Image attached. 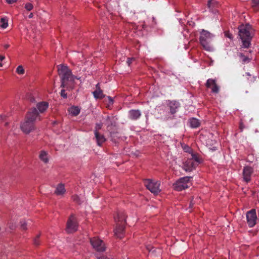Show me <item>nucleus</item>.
Returning a JSON list of instances; mask_svg holds the SVG:
<instances>
[{
  "label": "nucleus",
  "mask_w": 259,
  "mask_h": 259,
  "mask_svg": "<svg viewBox=\"0 0 259 259\" xmlns=\"http://www.w3.org/2000/svg\"><path fill=\"white\" fill-rule=\"evenodd\" d=\"M58 72L61 77V87L71 90L72 87L70 85L73 77L71 70L67 66L61 64L58 67Z\"/></svg>",
  "instance_id": "nucleus-1"
},
{
  "label": "nucleus",
  "mask_w": 259,
  "mask_h": 259,
  "mask_svg": "<svg viewBox=\"0 0 259 259\" xmlns=\"http://www.w3.org/2000/svg\"><path fill=\"white\" fill-rule=\"evenodd\" d=\"M126 215L124 211H119L114 217L116 226L114 230V235L119 238H122L124 235V224L125 223Z\"/></svg>",
  "instance_id": "nucleus-2"
},
{
  "label": "nucleus",
  "mask_w": 259,
  "mask_h": 259,
  "mask_svg": "<svg viewBox=\"0 0 259 259\" xmlns=\"http://www.w3.org/2000/svg\"><path fill=\"white\" fill-rule=\"evenodd\" d=\"M249 24L241 25L238 27V35L242 42V47L248 48L250 45L252 36L250 32Z\"/></svg>",
  "instance_id": "nucleus-3"
},
{
  "label": "nucleus",
  "mask_w": 259,
  "mask_h": 259,
  "mask_svg": "<svg viewBox=\"0 0 259 259\" xmlns=\"http://www.w3.org/2000/svg\"><path fill=\"white\" fill-rule=\"evenodd\" d=\"M214 35L207 30L203 29L200 31L199 40L203 48L207 51L213 52L214 49L211 45V42Z\"/></svg>",
  "instance_id": "nucleus-4"
},
{
  "label": "nucleus",
  "mask_w": 259,
  "mask_h": 259,
  "mask_svg": "<svg viewBox=\"0 0 259 259\" xmlns=\"http://www.w3.org/2000/svg\"><path fill=\"white\" fill-rule=\"evenodd\" d=\"M191 177H184L180 178L174 184L175 190L178 191H181L187 189L188 187V183Z\"/></svg>",
  "instance_id": "nucleus-5"
},
{
  "label": "nucleus",
  "mask_w": 259,
  "mask_h": 259,
  "mask_svg": "<svg viewBox=\"0 0 259 259\" xmlns=\"http://www.w3.org/2000/svg\"><path fill=\"white\" fill-rule=\"evenodd\" d=\"M90 243L93 247L99 253L103 252L106 250L103 241L97 237L91 238Z\"/></svg>",
  "instance_id": "nucleus-6"
},
{
  "label": "nucleus",
  "mask_w": 259,
  "mask_h": 259,
  "mask_svg": "<svg viewBox=\"0 0 259 259\" xmlns=\"http://www.w3.org/2000/svg\"><path fill=\"white\" fill-rule=\"evenodd\" d=\"M144 185L151 192L154 194H157L160 191V183L158 181L147 179L144 182Z\"/></svg>",
  "instance_id": "nucleus-7"
},
{
  "label": "nucleus",
  "mask_w": 259,
  "mask_h": 259,
  "mask_svg": "<svg viewBox=\"0 0 259 259\" xmlns=\"http://www.w3.org/2000/svg\"><path fill=\"white\" fill-rule=\"evenodd\" d=\"M246 218L248 226L250 228L254 227L256 223L257 216L255 209H252L246 213Z\"/></svg>",
  "instance_id": "nucleus-8"
},
{
  "label": "nucleus",
  "mask_w": 259,
  "mask_h": 259,
  "mask_svg": "<svg viewBox=\"0 0 259 259\" xmlns=\"http://www.w3.org/2000/svg\"><path fill=\"white\" fill-rule=\"evenodd\" d=\"M78 225L75 218L73 215H71L68 219L66 231L68 233H72L75 232L77 229Z\"/></svg>",
  "instance_id": "nucleus-9"
},
{
  "label": "nucleus",
  "mask_w": 259,
  "mask_h": 259,
  "mask_svg": "<svg viewBox=\"0 0 259 259\" xmlns=\"http://www.w3.org/2000/svg\"><path fill=\"white\" fill-rule=\"evenodd\" d=\"M21 130L25 134H29L34 130V123L26 119L20 126Z\"/></svg>",
  "instance_id": "nucleus-10"
},
{
  "label": "nucleus",
  "mask_w": 259,
  "mask_h": 259,
  "mask_svg": "<svg viewBox=\"0 0 259 259\" xmlns=\"http://www.w3.org/2000/svg\"><path fill=\"white\" fill-rule=\"evenodd\" d=\"M253 168L248 166L244 167L243 169V178L244 181L248 183L251 180V176L253 173Z\"/></svg>",
  "instance_id": "nucleus-11"
},
{
  "label": "nucleus",
  "mask_w": 259,
  "mask_h": 259,
  "mask_svg": "<svg viewBox=\"0 0 259 259\" xmlns=\"http://www.w3.org/2000/svg\"><path fill=\"white\" fill-rule=\"evenodd\" d=\"M39 117V112L36 108H32L28 113L26 119L34 123Z\"/></svg>",
  "instance_id": "nucleus-12"
},
{
  "label": "nucleus",
  "mask_w": 259,
  "mask_h": 259,
  "mask_svg": "<svg viewBox=\"0 0 259 259\" xmlns=\"http://www.w3.org/2000/svg\"><path fill=\"white\" fill-rule=\"evenodd\" d=\"M197 166L193 161L188 158L184 163L183 168L186 171H191Z\"/></svg>",
  "instance_id": "nucleus-13"
},
{
  "label": "nucleus",
  "mask_w": 259,
  "mask_h": 259,
  "mask_svg": "<svg viewBox=\"0 0 259 259\" xmlns=\"http://www.w3.org/2000/svg\"><path fill=\"white\" fill-rule=\"evenodd\" d=\"M168 106L170 110V113L171 114H174L178 112L179 108L180 107V104L178 101H172L169 102Z\"/></svg>",
  "instance_id": "nucleus-14"
},
{
  "label": "nucleus",
  "mask_w": 259,
  "mask_h": 259,
  "mask_svg": "<svg viewBox=\"0 0 259 259\" xmlns=\"http://www.w3.org/2000/svg\"><path fill=\"white\" fill-rule=\"evenodd\" d=\"M141 115V112L138 109L130 110L128 113V117H129V118H130L132 120H137L140 118Z\"/></svg>",
  "instance_id": "nucleus-15"
},
{
  "label": "nucleus",
  "mask_w": 259,
  "mask_h": 259,
  "mask_svg": "<svg viewBox=\"0 0 259 259\" xmlns=\"http://www.w3.org/2000/svg\"><path fill=\"white\" fill-rule=\"evenodd\" d=\"M94 134L98 146H101L102 144L106 141L104 136L97 131H94Z\"/></svg>",
  "instance_id": "nucleus-16"
},
{
  "label": "nucleus",
  "mask_w": 259,
  "mask_h": 259,
  "mask_svg": "<svg viewBox=\"0 0 259 259\" xmlns=\"http://www.w3.org/2000/svg\"><path fill=\"white\" fill-rule=\"evenodd\" d=\"M49 104L47 102H40L36 104V108L39 113H43L48 108Z\"/></svg>",
  "instance_id": "nucleus-17"
},
{
  "label": "nucleus",
  "mask_w": 259,
  "mask_h": 259,
  "mask_svg": "<svg viewBox=\"0 0 259 259\" xmlns=\"http://www.w3.org/2000/svg\"><path fill=\"white\" fill-rule=\"evenodd\" d=\"M65 192L66 190L65 189L64 185L63 184L60 183L56 187L55 193L57 195H62Z\"/></svg>",
  "instance_id": "nucleus-18"
},
{
  "label": "nucleus",
  "mask_w": 259,
  "mask_h": 259,
  "mask_svg": "<svg viewBox=\"0 0 259 259\" xmlns=\"http://www.w3.org/2000/svg\"><path fill=\"white\" fill-rule=\"evenodd\" d=\"M39 158L45 163H47L49 162L48 153L45 150H41L40 152Z\"/></svg>",
  "instance_id": "nucleus-19"
},
{
  "label": "nucleus",
  "mask_w": 259,
  "mask_h": 259,
  "mask_svg": "<svg viewBox=\"0 0 259 259\" xmlns=\"http://www.w3.org/2000/svg\"><path fill=\"white\" fill-rule=\"evenodd\" d=\"M190 126L192 128H197L200 125L199 120L196 118H191L189 119Z\"/></svg>",
  "instance_id": "nucleus-20"
},
{
  "label": "nucleus",
  "mask_w": 259,
  "mask_h": 259,
  "mask_svg": "<svg viewBox=\"0 0 259 259\" xmlns=\"http://www.w3.org/2000/svg\"><path fill=\"white\" fill-rule=\"evenodd\" d=\"M68 111L72 115L76 116L79 114L80 109L77 106H72L69 109Z\"/></svg>",
  "instance_id": "nucleus-21"
},
{
  "label": "nucleus",
  "mask_w": 259,
  "mask_h": 259,
  "mask_svg": "<svg viewBox=\"0 0 259 259\" xmlns=\"http://www.w3.org/2000/svg\"><path fill=\"white\" fill-rule=\"evenodd\" d=\"M105 124L107 127L115 126V121L114 117L107 116L105 119Z\"/></svg>",
  "instance_id": "nucleus-22"
},
{
  "label": "nucleus",
  "mask_w": 259,
  "mask_h": 259,
  "mask_svg": "<svg viewBox=\"0 0 259 259\" xmlns=\"http://www.w3.org/2000/svg\"><path fill=\"white\" fill-rule=\"evenodd\" d=\"M189 159L193 161L197 165L202 162V160L199 157L198 155L195 153H192L191 157Z\"/></svg>",
  "instance_id": "nucleus-23"
},
{
  "label": "nucleus",
  "mask_w": 259,
  "mask_h": 259,
  "mask_svg": "<svg viewBox=\"0 0 259 259\" xmlns=\"http://www.w3.org/2000/svg\"><path fill=\"white\" fill-rule=\"evenodd\" d=\"M189 159L193 161L197 165L202 162V160L199 157L198 155L195 153H192L191 157Z\"/></svg>",
  "instance_id": "nucleus-24"
},
{
  "label": "nucleus",
  "mask_w": 259,
  "mask_h": 259,
  "mask_svg": "<svg viewBox=\"0 0 259 259\" xmlns=\"http://www.w3.org/2000/svg\"><path fill=\"white\" fill-rule=\"evenodd\" d=\"M93 95L95 98L102 99L104 97V95L103 94V92L101 89L96 90L93 92Z\"/></svg>",
  "instance_id": "nucleus-25"
},
{
  "label": "nucleus",
  "mask_w": 259,
  "mask_h": 259,
  "mask_svg": "<svg viewBox=\"0 0 259 259\" xmlns=\"http://www.w3.org/2000/svg\"><path fill=\"white\" fill-rule=\"evenodd\" d=\"M8 19L6 17L2 18L0 21L1 27L3 28H6L8 26Z\"/></svg>",
  "instance_id": "nucleus-26"
},
{
  "label": "nucleus",
  "mask_w": 259,
  "mask_h": 259,
  "mask_svg": "<svg viewBox=\"0 0 259 259\" xmlns=\"http://www.w3.org/2000/svg\"><path fill=\"white\" fill-rule=\"evenodd\" d=\"M72 199L74 202L79 204L83 202V201L81 199L80 197L77 195H74L72 196Z\"/></svg>",
  "instance_id": "nucleus-27"
},
{
  "label": "nucleus",
  "mask_w": 259,
  "mask_h": 259,
  "mask_svg": "<svg viewBox=\"0 0 259 259\" xmlns=\"http://www.w3.org/2000/svg\"><path fill=\"white\" fill-rule=\"evenodd\" d=\"M16 72L19 74H23L25 73V70L22 65H19L16 69Z\"/></svg>",
  "instance_id": "nucleus-28"
},
{
  "label": "nucleus",
  "mask_w": 259,
  "mask_h": 259,
  "mask_svg": "<svg viewBox=\"0 0 259 259\" xmlns=\"http://www.w3.org/2000/svg\"><path fill=\"white\" fill-rule=\"evenodd\" d=\"M213 85V86L211 89V92L215 94L218 93L220 90L219 87L215 83V82Z\"/></svg>",
  "instance_id": "nucleus-29"
},
{
  "label": "nucleus",
  "mask_w": 259,
  "mask_h": 259,
  "mask_svg": "<svg viewBox=\"0 0 259 259\" xmlns=\"http://www.w3.org/2000/svg\"><path fill=\"white\" fill-rule=\"evenodd\" d=\"M20 224L21 228L23 230L27 229L26 226L29 224L28 222H26L25 221H21Z\"/></svg>",
  "instance_id": "nucleus-30"
},
{
  "label": "nucleus",
  "mask_w": 259,
  "mask_h": 259,
  "mask_svg": "<svg viewBox=\"0 0 259 259\" xmlns=\"http://www.w3.org/2000/svg\"><path fill=\"white\" fill-rule=\"evenodd\" d=\"M215 82V80L214 79H207V81H206V86L207 87V88H210L211 85H213V84H214V83Z\"/></svg>",
  "instance_id": "nucleus-31"
},
{
  "label": "nucleus",
  "mask_w": 259,
  "mask_h": 259,
  "mask_svg": "<svg viewBox=\"0 0 259 259\" xmlns=\"http://www.w3.org/2000/svg\"><path fill=\"white\" fill-rule=\"evenodd\" d=\"M239 56L242 59L243 62L245 63V62L249 61V59L248 58V57L244 56L243 54L240 53L239 54Z\"/></svg>",
  "instance_id": "nucleus-32"
},
{
  "label": "nucleus",
  "mask_w": 259,
  "mask_h": 259,
  "mask_svg": "<svg viewBox=\"0 0 259 259\" xmlns=\"http://www.w3.org/2000/svg\"><path fill=\"white\" fill-rule=\"evenodd\" d=\"M72 77H72L73 78H72V79H71V81L70 82V86H71L72 87V88H73L75 79H79L80 78V77H77V76H75V75H74L73 74H72Z\"/></svg>",
  "instance_id": "nucleus-33"
},
{
  "label": "nucleus",
  "mask_w": 259,
  "mask_h": 259,
  "mask_svg": "<svg viewBox=\"0 0 259 259\" xmlns=\"http://www.w3.org/2000/svg\"><path fill=\"white\" fill-rule=\"evenodd\" d=\"M25 8L27 10L30 11L32 10L33 6L31 3H27L25 4Z\"/></svg>",
  "instance_id": "nucleus-34"
},
{
  "label": "nucleus",
  "mask_w": 259,
  "mask_h": 259,
  "mask_svg": "<svg viewBox=\"0 0 259 259\" xmlns=\"http://www.w3.org/2000/svg\"><path fill=\"white\" fill-rule=\"evenodd\" d=\"M102 123H97L96 124L95 128L94 131L98 132L99 130L102 128Z\"/></svg>",
  "instance_id": "nucleus-35"
},
{
  "label": "nucleus",
  "mask_w": 259,
  "mask_h": 259,
  "mask_svg": "<svg viewBox=\"0 0 259 259\" xmlns=\"http://www.w3.org/2000/svg\"><path fill=\"white\" fill-rule=\"evenodd\" d=\"M107 99L108 100V106H109L113 105L114 103L113 99L110 96H107Z\"/></svg>",
  "instance_id": "nucleus-36"
},
{
  "label": "nucleus",
  "mask_w": 259,
  "mask_h": 259,
  "mask_svg": "<svg viewBox=\"0 0 259 259\" xmlns=\"http://www.w3.org/2000/svg\"><path fill=\"white\" fill-rule=\"evenodd\" d=\"M95 255L98 259H113L108 258L107 256L104 255H100L98 253L96 254Z\"/></svg>",
  "instance_id": "nucleus-37"
},
{
  "label": "nucleus",
  "mask_w": 259,
  "mask_h": 259,
  "mask_svg": "<svg viewBox=\"0 0 259 259\" xmlns=\"http://www.w3.org/2000/svg\"><path fill=\"white\" fill-rule=\"evenodd\" d=\"M225 36L226 37H228L230 38V39H233V36L231 33H230L229 31H225Z\"/></svg>",
  "instance_id": "nucleus-38"
},
{
  "label": "nucleus",
  "mask_w": 259,
  "mask_h": 259,
  "mask_svg": "<svg viewBox=\"0 0 259 259\" xmlns=\"http://www.w3.org/2000/svg\"><path fill=\"white\" fill-rule=\"evenodd\" d=\"M60 95L63 98H66L67 97V94L65 93V90L64 89L61 90L60 92Z\"/></svg>",
  "instance_id": "nucleus-39"
},
{
  "label": "nucleus",
  "mask_w": 259,
  "mask_h": 259,
  "mask_svg": "<svg viewBox=\"0 0 259 259\" xmlns=\"http://www.w3.org/2000/svg\"><path fill=\"white\" fill-rule=\"evenodd\" d=\"M147 250H148L150 253H153L155 251V249L154 248V247H151L150 246H147Z\"/></svg>",
  "instance_id": "nucleus-40"
},
{
  "label": "nucleus",
  "mask_w": 259,
  "mask_h": 259,
  "mask_svg": "<svg viewBox=\"0 0 259 259\" xmlns=\"http://www.w3.org/2000/svg\"><path fill=\"white\" fill-rule=\"evenodd\" d=\"M39 237V235H37V237L34 239V243L36 245H38L39 244V241H38V238Z\"/></svg>",
  "instance_id": "nucleus-41"
},
{
  "label": "nucleus",
  "mask_w": 259,
  "mask_h": 259,
  "mask_svg": "<svg viewBox=\"0 0 259 259\" xmlns=\"http://www.w3.org/2000/svg\"><path fill=\"white\" fill-rule=\"evenodd\" d=\"M254 5L256 7H259V0H252Z\"/></svg>",
  "instance_id": "nucleus-42"
},
{
  "label": "nucleus",
  "mask_w": 259,
  "mask_h": 259,
  "mask_svg": "<svg viewBox=\"0 0 259 259\" xmlns=\"http://www.w3.org/2000/svg\"><path fill=\"white\" fill-rule=\"evenodd\" d=\"M244 128V126L243 125V123L242 122H240L239 124V129L240 130V132H242Z\"/></svg>",
  "instance_id": "nucleus-43"
},
{
  "label": "nucleus",
  "mask_w": 259,
  "mask_h": 259,
  "mask_svg": "<svg viewBox=\"0 0 259 259\" xmlns=\"http://www.w3.org/2000/svg\"><path fill=\"white\" fill-rule=\"evenodd\" d=\"M7 3L9 4H12L17 1V0H6Z\"/></svg>",
  "instance_id": "nucleus-44"
},
{
  "label": "nucleus",
  "mask_w": 259,
  "mask_h": 259,
  "mask_svg": "<svg viewBox=\"0 0 259 259\" xmlns=\"http://www.w3.org/2000/svg\"><path fill=\"white\" fill-rule=\"evenodd\" d=\"M133 59H134L133 58H128L127 59L126 63L128 64V65H130V64L132 63Z\"/></svg>",
  "instance_id": "nucleus-45"
},
{
  "label": "nucleus",
  "mask_w": 259,
  "mask_h": 259,
  "mask_svg": "<svg viewBox=\"0 0 259 259\" xmlns=\"http://www.w3.org/2000/svg\"><path fill=\"white\" fill-rule=\"evenodd\" d=\"M211 4V0L208 1L207 5H208V7H209V8H210Z\"/></svg>",
  "instance_id": "nucleus-46"
},
{
  "label": "nucleus",
  "mask_w": 259,
  "mask_h": 259,
  "mask_svg": "<svg viewBox=\"0 0 259 259\" xmlns=\"http://www.w3.org/2000/svg\"><path fill=\"white\" fill-rule=\"evenodd\" d=\"M5 58V57L4 56H1L0 55V61H2L4 60V59Z\"/></svg>",
  "instance_id": "nucleus-47"
},
{
  "label": "nucleus",
  "mask_w": 259,
  "mask_h": 259,
  "mask_svg": "<svg viewBox=\"0 0 259 259\" xmlns=\"http://www.w3.org/2000/svg\"><path fill=\"white\" fill-rule=\"evenodd\" d=\"M184 149L185 150L186 152H189V150H191L190 147L188 146H187V148H184Z\"/></svg>",
  "instance_id": "nucleus-48"
},
{
  "label": "nucleus",
  "mask_w": 259,
  "mask_h": 259,
  "mask_svg": "<svg viewBox=\"0 0 259 259\" xmlns=\"http://www.w3.org/2000/svg\"><path fill=\"white\" fill-rule=\"evenodd\" d=\"M217 148L215 147H212L211 148H210V150L212 151H214L217 150Z\"/></svg>",
  "instance_id": "nucleus-49"
},
{
  "label": "nucleus",
  "mask_w": 259,
  "mask_h": 259,
  "mask_svg": "<svg viewBox=\"0 0 259 259\" xmlns=\"http://www.w3.org/2000/svg\"><path fill=\"white\" fill-rule=\"evenodd\" d=\"M194 205V203L192 202V201H191L189 205V208H192L193 206Z\"/></svg>",
  "instance_id": "nucleus-50"
},
{
  "label": "nucleus",
  "mask_w": 259,
  "mask_h": 259,
  "mask_svg": "<svg viewBox=\"0 0 259 259\" xmlns=\"http://www.w3.org/2000/svg\"><path fill=\"white\" fill-rule=\"evenodd\" d=\"M9 47H10V46L8 44H6L4 45V48L5 49H8Z\"/></svg>",
  "instance_id": "nucleus-51"
},
{
  "label": "nucleus",
  "mask_w": 259,
  "mask_h": 259,
  "mask_svg": "<svg viewBox=\"0 0 259 259\" xmlns=\"http://www.w3.org/2000/svg\"><path fill=\"white\" fill-rule=\"evenodd\" d=\"M28 17H29V18H32V17H33V14H32V13H30V14H29V16H28Z\"/></svg>",
  "instance_id": "nucleus-52"
},
{
  "label": "nucleus",
  "mask_w": 259,
  "mask_h": 259,
  "mask_svg": "<svg viewBox=\"0 0 259 259\" xmlns=\"http://www.w3.org/2000/svg\"><path fill=\"white\" fill-rule=\"evenodd\" d=\"M246 74L247 75H248V76L250 75V73H249V72H246Z\"/></svg>",
  "instance_id": "nucleus-53"
},
{
  "label": "nucleus",
  "mask_w": 259,
  "mask_h": 259,
  "mask_svg": "<svg viewBox=\"0 0 259 259\" xmlns=\"http://www.w3.org/2000/svg\"><path fill=\"white\" fill-rule=\"evenodd\" d=\"M3 66V64L0 62V67H2Z\"/></svg>",
  "instance_id": "nucleus-54"
},
{
  "label": "nucleus",
  "mask_w": 259,
  "mask_h": 259,
  "mask_svg": "<svg viewBox=\"0 0 259 259\" xmlns=\"http://www.w3.org/2000/svg\"><path fill=\"white\" fill-rule=\"evenodd\" d=\"M153 21H155V18L154 17L152 18Z\"/></svg>",
  "instance_id": "nucleus-55"
},
{
  "label": "nucleus",
  "mask_w": 259,
  "mask_h": 259,
  "mask_svg": "<svg viewBox=\"0 0 259 259\" xmlns=\"http://www.w3.org/2000/svg\"><path fill=\"white\" fill-rule=\"evenodd\" d=\"M185 48L186 50L187 49L186 46L185 47Z\"/></svg>",
  "instance_id": "nucleus-56"
}]
</instances>
